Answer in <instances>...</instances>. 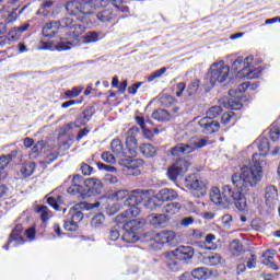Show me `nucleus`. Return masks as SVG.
Instances as JSON below:
<instances>
[{
	"mask_svg": "<svg viewBox=\"0 0 280 280\" xmlns=\"http://www.w3.org/2000/svg\"><path fill=\"white\" fill-rule=\"evenodd\" d=\"M170 222V218L166 214H153L151 224L158 229H165Z\"/></svg>",
	"mask_w": 280,
	"mask_h": 280,
	"instance_id": "nucleus-30",
	"label": "nucleus"
},
{
	"mask_svg": "<svg viewBox=\"0 0 280 280\" xmlns=\"http://www.w3.org/2000/svg\"><path fill=\"white\" fill-rule=\"evenodd\" d=\"M178 198V192L171 188L161 189L155 196L151 197L149 201L145 203L147 209H159V207H163L165 202H172V200H176Z\"/></svg>",
	"mask_w": 280,
	"mask_h": 280,
	"instance_id": "nucleus-9",
	"label": "nucleus"
},
{
	"mask_svg": "<svg viewBox=\"0 0 280 280\" xmlns=\"http://www.w3.org/2000/svg\"><path fill=\"white\" fill-rule=\"evenodd\" d=\"M187 188L192 189L194 191L200 192L201 196L207 194V183L198 178L196 175H190L186 179Z\"/></svg>",
	"mask_w": 280,
	"mask_h": 280,
	"instance_id": "nucleus-16",
	"label": "nucleus"
},
{
	"mask_svg": "<svg viewBox=\"0 0 280 280\" xmlns=\"http://www.w3.org/2000/svg\"><path fill=\"white\" fill-rule=\"evenodd\" d=\"M256 145L261 156H268L270 153V140L268 138L259 137L256 141Z\"/></svg>",
	"mask_w": 280,
	"mask_h": 280,
	"instance_id": "nucleus-28",
	"label": "nucleus"
},
{
	"mask_svg": "<svg viewBox=\"0 0 280 280\" xmlns=\"http://www.w3.org/2000/svg\"><path fill=\"white\" fill-rule=\"evenodd\" d=\"M23 224H16L13 230L11 231L7 245L3 246L4 250H10V245L12 242H18L19 244H23L25 242V238H23Z\"/></svg>",
	"mask_w": 280,
	"mask_h": 280,
	"instance_id": "nucleus-17",
	"label": "nucleus"
},
{
	"mask_svg": "<svg viewBox=\"0 0 280 280\" xmlns=\"http://www.w3.org/2000/svg\"><path fill=\"white\" fill-rule=\"evenodd\" d=\"M80 3L86 8L88 10H97V8H104L106 5V1L104 0H80Z\"/></svg>",
	"mask_w": 280,
	"mask_h": 280,
	"instance_id": "nucleus-35",
	"label": "nucleus"
},
{
	"mask_svg": "<svg viewBox=\"0 0 280 280\" xmlns=\"http://www.w3.org/2000/svg\"><path fill=\"white\" fill-rule=\"evenodd\" d=\"M106 222V217L104 215V213L98 212L96 213L92 220H91V226L93 229H102L104 226Z\"/></svg>",
	"mask_w": 280,
	"mask_h": 280,
	"instance_id": "nucleus-43",
	"label": "nucleus"
},
{
	"mask_svg": "<svg viewBox=\"0 0 280 280\" xmlns=\"http://www.w3.org/2000/svg\"><path fill=\"white\" fill-rule=\"evenodd\" d=\"M228 108H231V110H240V108H242V102L236 98H229Z\"/></svg>",
	"mask_w": 280,
	"mask_h": 280,
	"instance_id": "nucleus-58",
	"label": "nucleus"
},
{
	"mask_svg": "<svg viewBox=\"0 0 280 280\" xmlns=\"http://www.w3.org/2000/svg\"><path fill=\"white\" fill-rule=\"evenodd\" d=\"M139 150L144 159H154L159 154V149L152 143H141Z\"/></svg>",
	"mask_w": 280,
	"mask_h": 280,
	"instance_id": "nucleus-23",
	"label": "nucleus"
},
{
	"mask_svg": "<svg viewBox=\"0 0 280 280\" xmlns=\"http://www.w3.org/2000/svg\"><path fill=\"white\" fill-rule=\"evenodd\" d=\"M56 0H42L39 9L36 11L37 16H49L51 14V8H54Z\"/></svg>",
	"mask_w": 280,
	"mask_h": 280,
	"instance_id": "nucleus-26",
	"label": "nucleus"
},
{
	"mask_svg": "<svg viewBox=\"0 0 280 280\" xmlns=\"http://www.w3.org/2000/svg\"><path fill=\"white\" fill-rule=\"evenodd\" d=\"M209 144V140L205 138L197 139L191 144L179 142L170 149V154L173 159H184L187 154H194L196 150L206 148Z\"/></svg>",
	"mask_w": 280,
	"mask_h": 280,
	"instance_id": "nucleus-8",
	"label": "nucleus"
},
{
	"mask_svg": "<svg viewBox=\"0 0 280 280\" xmlns=\"http://www.w3.org/2000/svg\"><path fill=\"white\" fill-rule=\"evenodd\" d=\"M191 163L187 161L185 158L177 159L168 168H167V176L170 180L176 183L178 180V176H185L189 171V166Z\"/></svg>",
	"mask_w": 280,
	"mask_h": 280,
	"instance_id": "nucleus-10",
	"label": "nucleus"
},
{
	"mask_svg": "<svg viewBox=\"0 0 280 280\" xmlns=\"http://www.w3.org/2000/svg\"><path fill=\"white\" fill-rule=\"evenodd\" d=\"M81 172L83 176H91L93 174V166L89 165L88 163H82Z\"/></svg>",
	"mask_w": 280,
	"mask_h": 280,
	"instance_id": "nucleus-64",
	"label": "nucleus"
},
{
	"mask_svg": "<svg viewBox=\"0 0 280 280\" xmlns=\"http://www.w3.org/2000/svg\"><path fill=\"white\" fill-rule=\"evenodd\" d=\"M267 156L261 155V153H254L252 156L253 166L245 165L241 167L240 173L232 174L231 180L234 187L241 191H246L249 187H257V183L261 180Z\"/></svg>",
	"mask_w": 280,
	"mask_h": 280,
	"instance_id": "nucleus-1",
	"label": "nucleus"
},
{
	"mask_svg": "<svg viewBox=\"0 0 280 280\" xmlns=\"http://www.w3.org/2000/svg\"><path fill=\"white\" fill-rule=\"evenodd\" d=\"M201 261L205 266H220V264H222V255L211 252L209 254H205Z\"/></svg>",
	"mask_w": 280,
	"mask_h": 280,
	"instance_id": "nucleus-24",
	"label": "nucleus"
},
{
	"mask_svg": "<svg viewBox=\"0 0 280 280\" xmlns=\"http://www.w3.org/2000/svg\"><path fill=\"white\" fill-rule=\"evenodd\" d=\"M175 240L176 233H174V231H162L154 235L153 248L161 249L165 244H173Z\"/></svg>",
	"mask_w": 280,
	"mask_h": 280,
	"instance_id": "nucleus-12",
	"label": "nucleus"
},
{
	"mask_svg": "<svg viewBox=\"0 0 280 280\" xmlns=\"http://www.w3.org/2000/svg\"><path fill=\"white\" fill-rule=\"evenodd\" d=\"M139 132H141V129L139 127L133 126L128 129L127 137H126V145L127 149L124 148V142H121L120 139L116 138L112 140L110 148L112 152L116 156H126V154H131V156H137V150H139V141L137 140V137L139 136Z\"/></svg>",
	"mask_w": 280,
	"mask_h": 280,
	"instance_id": "nucleus-3",
	"label": "nucleus"
},
{
	"mask_svg": "<svg viewBox=\"0 0 280 280\" xmlns=\"http://www.w3.org/2000/svg\"><path fill=\"white\" fill-rule=\"evenodd\" d=\"M150 190L143 189H135L129 192L128 198L125 200L126 207H129L128 210H125L118 215L119 218H137L141 213V209H139V205L141 202H145L148 205L150 200Z\"/></svg>",
	"mask_w": 280,
	"mask_h": 280,
	"instance_id": "nucleus-6",
	"label": "nucleus"
},
{
	"mask_svg": "<svg viewBox=\"0 0 280 280\" xmlns=\"http://www.w3.org/2000/svg\"><path fill=\"white\" fill-rule=\"evenodd\" d=\"M112 196L117 200H124L125 198H128L130 196V191H128V189H121V190H117Z\"/></svg>",
	"mask_w": 280,
	"mask_h": 280,
	"instance_id": "nucleus-60",
	"label": "nucleus"
},
{
	"mask_svg": "<svg viewBox=\"0 0 280 280\" xmlns=\"http://www.w3.org/2000/svg\"><path fill=\"white\" fill-rule=\"evenodd\" d=\"M84 187H86L88 191L85 194H93L100 185H102V182L95 177H90L83 180Z\"/></svg>",
	"mask_w": 280,
	"mask_h": 280,
	"instance_id": "nucleus-37",
	"label": "nucleus"
},
{
	"mask_svg": "<svg viewBox=\"0 0 280 280\" xmlns=\"http://www.w3.org/2000/svg\"><path fill=\"white\" fill-rule=\"evenodd\" d=\"M269 137L271 139V141L277 142L280 139V129L279 126L273 125L271 126V128L269 129Z\"/></svg>",
	"mask_w": 280,
	"mask_h": 280,
	"instance_id": "nucleus-54",
	"label": "nucleus"
},
{
	"mask_svg": "<svg viewBox=\"0 0 280 280\" xmlns=\"http://www.w3.org/2000/svg\"><path fill=\"white\" fill-rule=\"evenodd\" d=\"M245 261V266L248 268V270H253L255 268H257V255L255 254H250V256L248 258L244 259Z\"/></svg>",
	"mask_w": 280,
	"mask_h": 280,
	"instance_id": "nucleus-53",
	"label": "nucleus"
},
{
	"mask_svg": "<svg viewBox=\"0 0 280 280\" xmlns=\"http://www.w3.org/2000/svg\"><path fill=\"white\" fill-rule=\"evenodd\" d=\"M231 121H237V115H235L234 112L223 113V115L221 116V124H223V126H229Z\"/></svg>",
	"mask_w": 280,
	"mask_h": 280,
	"instance_id": "nucleus-48",
	"label": "nucleus"
},
{
	"mask_svg": "<svg viewBox=\"0 0 280 280\" xmlns=\"http://www.w3.org/2000/svg\"><path fill=\"white\" fill-rule=\"evenodd\" d=\"M142 159H121L120 165L125 167L128 176H140L141 170L139 167H143Z\"/></svg>",
	"mask_w": 280,
	"mask_h": 280,
	"instance_id": "nucleus-11",
	"label": "nucleus"
},
{
	"mask_svg": "<svg viewBox=\"0 0 280 280\" xmlns=\"http://www.w3.org/2000/svg\"><path fill=\"white\" fill-rule=\"evenodd\" d=\"M236 197L233 199L232 202H234L235 208L241 211V213H247L248 212V203L246 201V196L244 194H246V191H248L249 188H247L246 190H242L240 188H236Z\"/></svg>",
	"mask_w": 280,
	"mask_h": 280,
	"instance_id": "nucleus-18",
	"label": "nucleus"
},
{
	"mask_svg": "<svg viewBox=\"0 0 280 280\" xmlns=\"http://www.w3.org/2000/svg\"><path fill=\"white\" fill-rule=\"evenodd\" d=\"M82 102H84V96H81L78 100L70 98V101L63 102L61 104V108H69L70 106H75V104L80 105Z\"/></svg>",
	"mask_w": 280,
	"mask_h": 280,
	"instance_id": "nucleus-57",
	"label": "nucleus"
},
{
	"mask_svg": "<svg viewBox=\"0 0 280 280\" xmlns=\"http://www.w3.org/2000/svg\"><path fill=\"white\" fill-rule=\"evenodd\" d=\"M222 106H212L207 110V117L203 118L210 120L218 119V117L222 115Z\"/></svg>",
	"mask_w": 280,
	"mask_h": 280,
	"instance_id": "nucleus-44",
	"label": "nucleus"
},
{
	"mask_svg": "<svg viewBox=\"0 0 280 280\" xmlns=\"http://www.w3.org/2000/svg\"><path fill=\"white\" fill-rule=\"evenodd\" d=\"M152 119H155L156 121H168V119L172 117V115L170 114V112L163 109V108H159L155 109L152 114H151Z\"/></svg>",
	"mask_w": 280,
	"mask_h": 280,
	"instance_id": "nucleus-41",
	"label": "nucleus"
},
{
	"mask_svg": "<svg viewBox=\"0 0 280 280\" xmlns=\"http://www.w3.org/2000/svg\"><path fill=\"white\" fill-rule=\"evenodd\" d=\"M85 43H97L100 40V33L92 31L84 36Z\"/></svg>",
	"mask_w": 280,
	"mask_h": 280,
	"instance_id": "nucleus-56",
	"label": "nucleus"
},
{
	"mask_svg": "<svg viewBox=\"0 0 280 280\" xmlns=\"http://www.w3.org/2000/svg\"><path fill=\"white\" fill-rule=\"evenodd\" d=\"M82 94V88L73 86L71 90H67L63 93V100H75V97H80Z\"/></svg>",
	"mask_w": 280,
	"mask_h": 280,
	"instance_id": "nucleus-45",
	"label": "nucleus"
},
{
	"mask_svg": "<svg viewBox=\"0 0 280 280\" xmlns=\"http://www.w3.org/2000/svg\"><path fill=\"white\" fill-rule=\"evenodd\" d=\"M230 73L231 67L229 65H225L222 61L212 63L203 78L202 86L206 93H209V91H211V89H213L218 82L219 84L226 82Z\"/></svg>",
	"mask_w": 280,
	"mask_h": 280,
	"instance_id": "nucleus-4",
	"label": "nucleus"
},
{
	"mask_svg": "<svg viewBox=\"0 0 280 280\" xmlns=\"http://www.w3.org/2000/svg\"><path fill=\"white\" fill-rule=\"evenodd\" d=\"M66 10L70 16H74L77 21L85 23V25H93L95 23V14L91 9H88L80 1H69L66 4Z\"/></svg>",
	"mask_w": 280,
	"mask_h": 280,
	"instance_id": "nucleus-7",
	"label": "nucleus"
},
{
	"mask_svg": "<svg viewBox=\"0 0 280 280\" xmlns=\"http://www.w3.org/2000/svg\"><path fill=\"white\" fill-rule=\"evenodd\" d=\"M101 158H102V161H104L105 163H110V165H115V163H117L115 155H113L110 151H104Z\"/></svg>",
	"mask_w": 280,
	"mask_h": 280,
	"instance_id": "nucleus-55",
	"label": "nucleus"
},
{
	"mask_svg": "<svg viewBox=\"0 0 280 280\" xmlns=\"http://www.w3.org/2000/svg\"><path fill=\"white\" fill-rule=\"evenodd\" d=\"M198 126L201 128L200 131L202 135H215V132H220V121L218 120L201 118L198 121Z\"/></svg>",
	"mask_w": 280,
	"mask_h": 280,
	"instance_id": "nucleus-14",
	"label": "nucleus"
},
{
	"mask_svg": "<svg viewBox=\"0 0 280 280\" xmlns=\"http://www.w3.org/2000/svg\"><path fill=\"white\" fill-rule=\"evenodd\" d=\"M209 276V269L207 267H198L191 271V277L196 280H207Z\"/></svg>",
	"mask_w": 280,
	"mask_h": 280,
	"instance_id": "nucleus-40",
	"label": "nucleus"
},
{
	"mask_svg": "<svg viewBox=\"0 0 280 280\" xmlns=\"http://www.w3.org/2000/svg\"><path fill=\"white\" fill-rule=\"evenodd\" d=\"M19 1H21V0H13L12 1L11 11L8 15L9 23H12V21H16V19H19V15L23 14V12H25V10L30 5V4H24L23 5Z\"/></svg>",
	"mask_w": 280,
	"mask_h": 280,
	"instance_id": "nucleus-20",
	"label": "nucleus"
},
{
	"mask_svg": "<svg viewBox=\"0 0 280 280\" xmlns=\"http://www.w3.org/2000/svg\"><path fill=\"white\" fill-rule=\"evenodd\" d=\"M47 205H49V207H52V209H55V211H60V205H62V196L57 195L56 197H54V196L48 197Z\"/></svg>",
	"mask_w": 280,
	"mask_h": 280,
	"instance_id": "nucleus-46",
	"label": "nucleus"
},
{
	"mask_svg": "<svg viewBox=\"0 0 280 280\" xmlns=\"http://www.w3.org/2000/svg\"><path fill=\"white\" fill-rule=\"evenodd\" d=\"M84 32H86V27L82 24H77L72 18L47 22L42 28V34L45 38H56L58 36L60 40L80 38Z\"/></svg>",
	"mask_w": 280,
	"mask_h": 280,
	"instance_id": "nucleus-2",
	"label": "nucleus"
},
{
	"mask_svg": "<svg viewBox=\"0 0 280 280\" xmlns=\"http://www.w3.org/2000/svg\"><path fill=\"white\" fill-rule=\"evenodd\" d=\"M248 67H250V62L244 61V57L238 56L232 63V71H234L238 78H244L246 71H248Z\"/></svg>",
	"mask_w": 280,
	"mask_h": 280,
	"instance_id": "nucleus-19",
	"label": "nucleus"
},
{
	"mask_svg": "<svg viewBox=\"0 0 280 280\" xmlns=\"http://www.w3.org/2000/svg\"><path fill=\"white\" fill-rule=\"evenodd\" d=\"M95 115V106L91 105L85 107L74 119V128H82L86 126Z\"/></svg>",
	"mask_w": 280,
	"mask_h": 280,
	"instance_id": "nucleus-13",
	"label": "nucleus"
},
{
	"mask_svg": "<svg viewBox=\"0 0 280 280\" xmlns=\"http://www.w3.org/2000/svg\"><path fill=\"white\" fill-rule=\"evenodd\" d=\"M222 196L225 200V203L230 206L233 203V199L237 196V191H234L231 185H224L222 187Z\"/></svg>",
	"mask_w": 280,
	"mask_h": 280,
	"instance_id": "nucleus-34",
	"label": "nucleus"
},
{
	"mask_svg": "<svg viewBox=\"0 0 280 280\" xmlns=\"http://www.w3.org/2000/svg\"><path fill=\"white\" fill-rule=\"evenodd\" d=\"M210 200L213 205H217V207H229L224 196L220 192V188L218 187L212 188L210 192Z\"/></svg>",
	"mask_w": 280,
	"mask_h": 280,
	"instance_id": "nucleus-25",
	"label": "nucleus"
},
{
	"mask_svg": "<svg viewBox=\"0 0 280 280\" xmlns=\"http://www.w3.org/2000/svg\"><path fill=\"white\" fill-rule=\"evenodd\" d=\"M198 91H200V79L191 81L186 88V95L188 100H192L198 95Z\"/></svg>",
	"mask_w": 280,
	"mask_h": 280,
	"instance_id": "nucleus-32",
	"label": "nucleus"
},
{
	"mask_svg": "<svg viewBox=\"0 0 280 280\" xmlns=\"http://www.w3.org/2000/svg\"><path fill=\"white\" fill-rule=\"evenodd\" d=\"M215 242V234H208L206 236V244H211V246L206 247L208 250H215L218 248V245L213 244Z\"/></svg>",
	"mask_w": 280,
	"mask_h": 280,
	"instance_id": "nucleus-62",
	"label": "nucleus"
},
{
	"mask_svg": "<svg viewBox=\"0 0 280 280\" xmlns=\"http://www.w3.org/2000/svg\"><path fill=\"white\" fill-rule=\"evenodd\" d=\"M187 89V83L186 82H179L176 84V97H180L183 93H185V90Z\"/></svg>",
	"mask_w": 280,
	"mask_h": 280,
	"instance_id": "nucleus-63",
	"label": "nucleus"
},
{
	"mask_svg": "<svg viewBox=\"0 0 280 280\" xmlns=\"http://www.w3.org/2000/svg\"><path fill=\"white\" fill-rule=\"evenodd\" d=\"M122 241L126 244H137L139 242V236L135 232L125 231V234L122 235Z\"/></svg>",
	"mask_w": 280,
	"mask_h": 280,
	"instance_id": "nucleus-49",
	"label": "nucleus"
},
{
	"mask_svg": "<svg viewBox=\"0 0 280 280\" xmlns=\"http://www.w3.org/2000/svg\"><path fill=\"white\" fill-rule=\"evenodd\" d=\"M34 172H36V163L34 162L23 163L20 168V173L24 178H30Z\"/></svg>",
	"mask_w": 280,
	"mask_h": 280,
	"instance_id": "nucleus-36",
	"label": "nucleus"
},
{
	"mask_svg": "<svg viewBox=\"0 0 280 280\" xmlns=\"http://www.w3.org/2000/svg\"><path fill=\"white\" fill-rule=\"evenodd\" d=\"M166 71H167V68L165 67L159 70H155L154 72H152L147 77V82H154V80H158V78H161Z\"/></svg>",
	"mask_w": 280,
	"mask_h": 280,
	"instance_id": "nucleus-50",
	"label": "nucleus"
},
{
	"mask_svg": "<svg viewBox=\"0 0 280 280\" xmlns=\"http://www.w3.org/2000/svg\"><path fill=\"white\" fill-rule=\"evenodd\" d=\"M266 205H275L277 198H279V190L275 186H268L265 192Z\"/></svg>",
	"mask_w": 280,
	"mask_h": 280,
	"instance_id": "nucleus-31",
	"label": "nucleus"
},
{
	"mask_svg": "<svg viewBox=\"0 0 280 280\" xmlns=\"http://www.w3.org/2000/svg\"><path fill=\"white\" fill-rule=\"evenodd\" d=\"M159 102L161 106H164V108H172V106L176 105L178 101L170 94H162L159 97Z\"/></svg>",
	"mask_w": 280,
	"mask_h": 280,
	"instance_id": "nucleus-39",
	"label": "nucleus"
},
{
	"mask_svg": "<svg viewBox=\"0 0 280 280\" xmlns=\"http://www.w3.org/2000/svg\"><path fill=\"white\" fill-rule=\"evenodd\" d=\"M166 71H167V68L165 67L159 70H155L154 72H152L147 77V82H154V80H158V78H161Z\"/></svg>",
	"mask_w": 280,
	"mask_h": 280,
	"instance_id": "nucleus-51",
	"label": "nucleus"
},
{
	"mask_svg": "<svg viewBox=\"0 0 280 280\" xmlns=\"http://www.w3.org/2000/svg\"><path fill=\"white\" fill-rule=\"evenodd\" d=\"M100 203H89L85 201H81L72 206L68 212V219L63 221V229L69 233H75L78 229H80V222L84 220V213L82 211H91V209H95Z\"/></svg>",
	"mask_w": 280,
	"mask_h": 280,
	"instance_id": "nucleus-5",
	"label": "nucleus"
},
{
	"mask_svg": "<svg viewBox=\"0 0 280 280\" xmlns=\"http://www.w3.org/2000/svg\"><path fill=\"white\" fill-rule=\"evenodd\" d=\"M16 156H19V149L11 151V153H9L7 155H1L0 156V170H5L8 167V165H10V163H12V161H14V159H16Z\"/></svg>",
	"mask_w": 280,
	"mask_h": 280,
	"instance_id": "nucleus-33",
	"label": "nucleus"
},
{
	"mask_svg": "<svg viewBox=\"0 0 280 280\" xmlns=\"http://www.w3.org/2000/svg\"><path fill=\"white\" fill-rule=\"evenodd\" d=\"M183 209V205L178 201L170 202L164 207V215L166 218H172V215H177V213H180V210Z\"/></svg>",
	"mask_w": 280,
	"mask_h": 280,
	"instance_id": "nucleus-27",
	"label": "nucleus"
},
{
	"mask_svg": "<svg viewBox=\"0 0 280 280\" xmlns=\"http://www.w3.org/2000/svg\"><path fill=\"white\" fill-rule=\"evenodd\" d=\"M262 71L264 70L261 68H255L254 70H250L249 63L247 71H245V74L242 78H247V80H257L261 75Z\"/></svg>",
	"mask_w": 280,
	"mask_h": 280,
	"instance_id": "nucleus-47",
	"label": "nucleus"
},
{
	"mask_svg": "<svg viewBox=\"0 0 280 280\" xmlns=\"http://www.w3.org/2000/svg\"><path fill=\"white\" fill-rule=\"evenodd\" d=\"M277 255L276 249H267L261 257H264L262 264L271 270H279V265L275 261V256Z\"/></svg>",
	"mask_w": 280,
	"mask_h": 280,
	"instance_id": "nucleus-22",
	"label": "nucleus"
},
{
	"mask_svg": "<svg viewBox=\"0 0 280 280\" xmlns=\"http://www.w3.org/2000/svg\"><path fill=\"white\" fill-rule=\"evenodd\" d=\"M115 19V15L113 14V11L105 9L97 14H95V23L101 21V23H109V21H113Z\"/></svg>",
	"mask_w": 280,
	"mask_h": 280,
	"instance_id": "nucleus-38",
	"label": "nucleus"
},
{
	"mask_svg": "<svg viewBox=\"0 0 280 280\" xmlns=\"http://www.w3.org/2000/svg\"><path fill=\"white\" fill-rule=\"evenodd\" d=\"M71 47H73V43L71 42H60L56 45L58 51H69Z\"/></svg>",
	"mask_w": 280,
	"mask_h": 280,
	"instance_id": "nucleus-61",
	"label": "nucleus"
},
{
	"mask_svg": "<svg viewBox=\"0 0 280 280\" xmlns=\"http://www.w3.org/2000/svg\"><path fill=\"white\" fill-rule=\"evenodd\" d=\"M67 192L70 196H80L81 198H89L91 196V194L84 192V186L71 185L70 187H68Z\"/></svg>",
	"mask_w": 280,
	"mask_h": 280,
	"instance_id": "nucleus-42",
	"label": "nucleus"
},
{
	"mask_svg": "<svg viewBox=\"0 0 280 280\" xmlns=\"http://www.w3.org/2000/svg\"><path fill=\"white\" fill-rule=\"evenodd\" d=\"M37 213H40V220L42 222H47L49 220L51 211H49V208L47 206H42L37 209Z\"/></svg>",
	"mask_w": 280,
	"mask_h": 280,
	"instance_id": "nucleus-52",
	"label": "nucleus"
},
{
	"mask_svg": "<svg viewBox=\"0 0 280 280\" xmlns=\"http://www.w3.org/2000/svg\"><path fill=\"white\" fill-rule=\"evenodd\" d=\"M166 267L168 268V270H172L173 272H178V270H180V266L178 265V261L172 258H168L166 260Z\"/></svg>",
	"mask_w": 280,
	"mask_h": 280,
	"instance_id": "nucleus-59",
	"label": "nucleus"
},
{
	"mask_svg": "<svg viewBox=\"0 0 280 280\" xmlns=\"http://www.w3.org/2000/svg\"><path fill=\"white\" fill-rule=\"evenodd\" d=\"M128 218H119L117 217L118 222H122V229L124 231H129L130 233H137L139 229H143L145 226V221L143 219H133V220H127Z\"/></svg>",
	"mask_w": 280,
	"mask_h": 280,
	"instance_id": "nucleus-15",
	"label": "nucleus"
},
{
	"mask_svg": "<svg viewBox=\"0 0 280 280\" xmlns=\"http://www.w3.org/2000/svg\"><path fill=\"white\" fill-rule=\"evenodd\" d=\"M246 250L244 249V244L240 240H233L230 244V254L232 257H241Z\"/></svg>",
	"mask_w": 280,
	"mask_h": 280,
	"instance_id": "nucleus-29",
	"label": "nucleus"
},
{
	"mask_svg": "<svg viewBox=\"0 0 280 280\" xmlns=\"http://www.w3.org/2000/svg\"><path fill=\"white\" fill-rule=\"evenodd\" d=\"M173 257L179 261H187L194 257V247L191 246H179L173 250Z\"/></svg>",
	"mask_w": 280,
	"mask_h": 280,
	"instance_id": "nucleus-21",
	"label": "nucleus"
}]
</instances>
